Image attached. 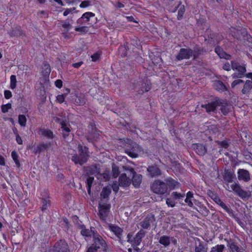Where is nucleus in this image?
Instances as JSON below:
<instances>
[{"label": "nucleus", "instance_id": "1", "mask_svg": "<svg viewBox=\"0 0 252 252\" xmlns=\"http://www.w3.org/2000/svg\"><path fill=\"white\" fill-rule=\"evenodd\" d=\"M78 151L79 154L73 155L71 159L75 164H79L80 165H83L86 163L89 157V150L86 146L83 147L79 144L78 146Z\"/></svg>", "mask_w": 252, "mask_h": 252}, {"label": "nucleus", "instance_id": "2", "mask_svg": "<svg viewBox=\"0 0 252 252\" xmlns=\"http://www.w3.org/2000/svg\"><path fill=\"white\" fill-rule=\"evenodd\" d=\"M231 68L235 71L231 75L233 79L241 78L245 76L247 71L245 64H241L235 61H232Z\"/></svg>", "mask_w": 252, "mask_h": 252}, {"label": "nucleus", "instance_id": "3", "mask_svg": "<svg viewBox=\"0 0 252 252\" xmlns=\"http://www.w3.org/2000/svg\"><path fill=\"white\" fill-rule=\"evenodd\" d=\"M151 188L152 191L157 194L161 195L169 194L167 185L165 182L161 180H155L151 185Z\"/></svg>", "mask_w": 252, "mask_h": 252}, {"label": "nucleus", "instance_id": "4", "mask_svg": "<svg viewBox=\"0 0 252 252\" xmlns=\"http://www.w3.org/2000/svg\"><path fill=\"white\" fill-rule=\"evenodd\" d=\"M93 245L98 250L101 248L103 252H108V248L105 241L98 233L93 234Z\"/></svg>", "mask_w": 252, "mask_h": 252}, {"label": "nucleus", "instance_id": "5", "mask_svg": "<svg viewBox=\"0 0 252 252\" xmlns=\"http://www.w3.org/2000/svg\"><path fill=\"white\" fill-rule=\"evenodd\" d=\"M126 153L132 158H137L139 153L143 152L142 148L135 142H131V147L125 149Z\"/></svg>", "mask_w": 252, "mask_h": 252}, {"label": "nucleus", "instance_id": "6", "mask_svg": "<svg viewBox=\"0 0 252 252\" xmlns=\"http://www.w3.org/2000/svg\"><path fill=\"white\" fill-rule=\"evenodd\" d=\"M110 208V204L106 203H102V201L99 203V213L98 215L101 220L105 221L108 216Z\"/></svg>", "mask_w": 252, "mask_h": 252}, {"label": "nucleus", "instance_id": "7", "mask_svg": "<svg viewBox=\"0 0 252 252\" xmlns=\"http://www.w3.org/2000/svg\"><path fill=\"white\" fill-rule=\"evenodd\" d=\"M222 103V100L220 99H216L215 101L209 102L206 104L201 105V107L205 109V111L207 113L211 112H215L217 107L220 106Z\"/></svg>", "mask_w": 252, "mask_h": 252}, {"label": "nucleus", "instance_id": "8", "mask_svg": "<svg viewBox=\"0 0 252 252\" xmlns=\"http://www.w3.org/2000/svg\"><path fill=\"white\" fill-rule=\"evenodd\" d=\"M231 188L233 191L242 199L247 198L249 196L248 192L243 190L239 184L234 182L231 185Z\"/></svg>", "mask_w": 252, "mask_h": 252}, {"label": "nucleus", "instance_id": "9", "mask_svg": "<svg viewBox=\"0 0 252 252\" xmlns=\"http://www.w3.org/2000/svg\"><path fill=\"white\" fill-rule=\"evenodd\" d=\"M109 230L113 232L117 237L118 240L121 243H123L122 236L124 232L123 229L115 224H108Z\"/></svg>", "mask_w": 252, "mask_h": 252}, {"label": "nucleus", "instance_id": "10", "mask_svg": "<svg viewBox=\"0 0 252 252\" xmlns=\"http://www.w3.org/2000/svg\"><path fill=\"white\" fill-rule=\"evenodd\" d=\"M171 242L175 246L177 244V240L173 237H170L167 235H163L159 237L158 243L163 245L164 247H168Z\"/></svg>", "mask_w": 252, "mask_h": 252}, {"label": "nucleus", "instance_id": "11", "mask_svg": "<svg viewBox=\"0 0 252 252\" xmlns=\"http://www.w3.org/2000/svg\"><path fill=\"white\" fill-rule=\"evenodd\" d=\"M54 252H70L67 243L63 240L58 241L54 245Z\"/></svg>", "mask_w": 252, "mask_h": 252}, {"label": "nucleus", "instance_id": "12", "mask_svg": "<svg viewBox=\"0 0 252 252\" xmlns=\"http://www.w3.org/2000/svg\"><path fill=\"white\" fill-rule=\"evenodd\" d=\"M192 50L189 48H181L176 56L178 60L189 59L192 56Z\"/></svg>", "mask_w": 252, "mask_h": 252}, {"label": "nucleus", "instance_id": "13", "mask_svg": "<svg viewBox=\"0 0 252 252\" xmlns=\"http://www.w3.org/2000/svg\"><path fill=\"white\" fill-rule=\"evenodd\" d=\"M155 221V218L153 215H148L142 221L140 222V226L145 229H148L150 227L151 224Z\"/></svg>", "mask_w": 252, "mask_h": 252}, {"label": "nucleus", "instance_id": "14", "mask_svg": "<svg viewBox=\"0 0 252 252\" xmlns=\"http://www.w3.org/2000/svg\"><path fill=\"white\" fill-rule=\"evenodd\" d=\"M84 170L86 174L90 176L94 175L97 177L100 173V168L96 165L84 167Z\"/></svg>", "mask_w": 252, "mask_h": 252}, {"label": "nucleus", "instance_id": "15", "mask_svg": "<svg viewBox=\"0 0 252 252\" xmlns=\"http://www.w3.org/2000/svg\"><path fill=\"white\" fill-rule=\"evenodd\" d=\"M8 34L11 37H16L20 38L25 36V33L19 26H17L11 29L8 32Z\"/></svg>", "mask_w": 252, "mask_h": 252}, {"label": "nucleus", "instance_id": "16", "mask_svg": "<svg viewBox=\"0 0 252 252\" xmlns=\"http://www.w3.org/2000/svg\"><path fill=\"white\" fill-rule=\"evenodd\" d=\"M121 171L124 172L121 174V179L124 177H127L131 180V178L135 173L132 168H129L128 166H122L121 168Z\"/></svg>", "mask_w": 252, "mask_h": 252}, {"label": "nucleus", "instance_id": "17", "mask_svg": "<svg viewBox=\"0 0 252 252\" xmlns=\"http://www.w3.org/2000/svg\"><path fill=\"white\" fill-rule=\"evenodd\" d=\"M238 179L240 181H244L247 182L251 180L249 172L244 169H239L238 170Z\"/></svg>", "mask_w": 252, "mask_h": 252}, {"label": "nucleus", "instance_id": "18", "mask_svg": "<svg viewBox=\"0 0 252 252\" xmlns=\"http://www.w3.org/2000/svg\"><path fill=\"white\" fill-rule=\"evenodd\" d=\"M164 181L167 188H169L171 190L180 188V184L170 177L166 178Z\"/></svg>", "mask_w": 252, "mask_h": 252}, {"label": "nucleus", "instance_id": "19", "mask_svg": "<svg viewBox=\"0 0 252 252\" xmlns=\"http://www.w3.org/2000/svg\"><path fill=\"white\" fill-rule=\"evenodd\" d=\"M146 231L143 229H140L134 237V246H136L140 244L142 239L145 236Z\"/></svg>", "mask_w": 252, "mask_h": 252}, {"label": "nucleus", "instance_id": "20", "mask_svg": "<svg viewBox=\"0 0 252 252\" xmlns=\"http://www.w3.org/2000/svg\"><path fill=\"white\" fill-rule=\"evenodd\" d=\"M147 171L151 177L158 176L161 175V171L157 165L150 166L147 168Z\"/></svg>", "mask_w": 252, "mask_h": 252}, {"label": "nucleus", "instance_id": "21", "mask_svg": "<svg viewBox=\"0 0 252 252\" xmlns=\"http://www.w3.org/2000/svg\"><path fill=\"white\" fill-rule=\"evenodd\" d=\"M213 199L216 203H217L221 207H222L229 215H231L233 214L232 210L229 208L227 206H226V204L224 203H223L219 197L215 196L214 198H213Z\"/></svg>", "mask_w": 252, "mask_h": 252}, {"label": "nucleus", "instance_id": "22", "mask_svg": "<svg viewBox=\"0 0 252 252\" xmlns=\"http://www.w3.org/2000/svg\"><path fill=\"white\" fill-rule=\"evenodd\" d=\"M151 89V83L147 80L146 82H143L141 84L140 88L137 92L139 94H143L145 92H148Z\"/></svg>", "mask_w": 252, "mask_h": 252}, {"label": "nucleus", "instance_id": "23", "mask_svg": "<svg viewBox=\"0 0 252 252\" xmlns=\"http://www.w3.org/2000/svg\"><path fill=\"white\" fill-rule=\"evenodd\" d=\"M193 148L195 152L200 156H204L207 152L206 146L202 144H195Z\"/></svg>", "mask_w": 252, "mask_h": 252}, {"label": "nucleus", "instance_id": "24", "mask_svg": "<svg viewBox=\"0 0 252 252\" xmlns=\"http://www.w3.org/2000/svg\"><path fill=\"white\" fill-rule=\"evenodd\" d=\"M235 175L233 171L229 170H225L223 175V178L224 181L228 183H232Z\"/></svg>", "mask_w": 252, "mask_h": 252}, {"label": "nucleus", "instance_id": "25", "mask_svg": "<svg viewBox=\"0 0 252 252\" xmlns=\"http://www.w3.org/2000/svg\"><path fill=\"white\" fill-rule=\"evenodd\" d=\"M215 51L220 58L225 59L226 60H230L231 59V56L225 53L219 46L216 47L215 49Z\"/></svg>", "mask_w": 252, "mask_h": 252}, {"label": "nucleus", "instance_id": "26", "mask_svg": "<svg viewBox=\"0 0 252 252\" xmlns=\"http://www.w3.org/2000/svg\"><path fill=\"white\" fill-rule=\"evenodd\" d=\"M38 134L46 137L48 139H53L54 138L53 132L50 129L41 128L38 131Z\"/></svg>", "mask_w": 252, "mask_h": 252}, {"label": "nucleus", "instance_id": "27", "mask_svg": "<svg viewBox=\"0 0 252 252\" xmlns=\"http://www.w3.org/2000/svg\"><path fill=\"white\" fill-rule=\"evenodd\" d=\"M142 178V177L140 174H137L135 172L131 178L133 185L136 188L138 187L141 183Z\"/></svg>", "mask_w": 252, "mask_h": 252}, {"label": "nucleus", "instance_id": "28", "mask_svg": "<svg viewBox=\"0 0 252 252\" xmlns=\"http://www.w3.org/2000/svg\"><path fill=\"white\" fill-rule=\"evenodd\" d=\"M61 128L63 130V136L64 139H66L67 137L69 135L70 130L69 127L66 126V125L64 122L62 121L61 122Z\"/></svg>", "mask_w": 252, "mask_h": 252}, {"label": "nucleus", "instance_id": "29", "mask_svg": "<svg viewBox=\"0 0 252 252\" xmlns=\"http://www.w3.org/2000/svg\"><path fill=\"white\" fill-rule=\"evenodd\" d=\"M119 185L120 186L123 187H128L130 185L131 182V180L129 178L124 177L123 179H121V175L120 176L119 179Z\"/></svg>", "mask_w": 252, "mask_h": 252}, {"label": "nucleus", "instance_id": "30", "mask_svg": "<svg viewBox=\"0 0 252 252\" xmlns=\"http://www.w3.org/2000/svg\"><path fill=\"white\" fill-rule=\"evenodd\" d=\"M111 192V188L109 187H106L103 188V189H102V190L100 193V196L103 199H107L108 200V198Z\"/></svg>", "mask_w": 252, "mask_h": 252}, {"label": "nucleus", "instance_id": "31", "mask_svg": "<svg viewBox=\"0 0 252 252\" xmlns=\"http://www.w3.org/2000/svg\"><path fill=\"white\" fill-rule=\"evenodd\" d=\"M252 89V82L250 80H247L244 85V87L242 90V93L243 94L249 93L251 90Z\"/></svg>", "mask_w": 252, "mask_h": 252}, {"label": "nucleus", "instance_id": "32", "mask_svg": "<svg viewBox=\"0 0 252 252\" xmlns=\"http://www.w3.org/2000/svg\"><path fill=\"white\" fill-rule=\"evenodd\" d=\"M207 247L204 246L203 243L199 240L198 245H196L195 246V252H207Z\"/></svg>", "mask_w": 252, "mask_h": 252}, {"label": "nucleus", "instance_id": "33", "mask_svg": "<svg viewBox=\"0 0 252 252\" xmlns=\"http://www.w3.org/2000/svg\"><path fill=\"white\" fill-rule=\"evenodd\" d=\"M214 88L218 91L224 92L226 90L225 86L220 81H217L214 84Z\"/></svg>", "mask_w": 252, "mask_h": 252}, {"label": "nucleus", "instance_id": "34", "mask_svg": "<svg viewBox=\"0 0 252 252\" xmlns=\"http://www.w3.org/2000/svg\"><path fill=\"white\" fill-rule=\"evenodd\" d=\"M193 59H196L199 55H202L204 52L203 49L201 48L198 45H195L192 50Z\"/></svg>", "mask_w": 252, "mask_h": 252}, {"label": "nucleus", "instance_id": "35", "mask_svg": "<svg viewBox=\"0 0 252 252\" xmlns=\"http://www.w3.org/2000/svg\"><path fill=\"white\" fill-rule=\"evenodd\" d=\"M94 14L92 12H86L84 13L82 16V18L84 19V22L88 23V24L92 25V23H90V20L91 18H94Z\"/></svg>", "mask_w": 252, "mask_h": 252}, {"label": "nucleus", "instance_id": "36", "mask_svg": "<svg viewBox=\"0 0 252 252\" xmlns=\"http://www.w3.org/2000/svg\"><path fill=\"white\" fill-rule=\"evenodd\" d=\"M197 211L204 216H207L209 214V210L203 205H200L196 209Z\"/></svg>", "mask_w": 252, "mask_h": 252}, {"label": "nucleus", "instance_id": "37", "mask_svg": "<svg viewBox=\"0 0 252 252\" xmlns=\"http://www.w3.org/2000/svg\"><path fill=\"white\" fill-rule=\"evenodd\" d=\"M181 1H180V3L178 6V7H179L177 15L178 20H181L183 18V15L185 12V6L184 5L181 4Z\"/></svg>", "mask_w": 252, "mask_h": 252}, {"label": "nucleus", "instance_id": "38", "mask_svg": "<svg viewBox=\"0 0 252 252\" xmlns=\"http://www.w3.org/2000/svg\"><path fill=\"white\" fill-rule=\"evenodd\" d=\"M79 229H81V234L83 236H85V237L91 236L92 230L90 231L88 229H86L84 225H79Z\"/></svg>", "mask_w": 252, "mask_h": 252}, {"label": "nucleus", "instance_id": "39", "mask_svg": "<svg viewBox=\"0 0 252 252\" xmlns=\"http://www.w3.org/2000/svg\"><path fill=\"white\" fill-rule=\"evenodd\" d=\"M185 196V193H179L177 191H173L171 194V197L173 198L175 200H180L183 198Z\"/></svg>", "mask_w": 252, "mask_h": 252}, {"label": "nucleus", "instance_id": "40", "mask_svg": "<svg viewBox=\"0 0 252 252\" xmlns=\"http://www.w3.org/2000/svg\"><path fill=\"white\" fill-rule=\"evenodd\" d=\"M74 101L76 104L80 106L85 105L86 102V99L81 96H76Z\"/></svg>", "mask_w": 252, "mask_h": 252}, {"label": "nucleus", "instance_id": "41", "mask_svg": "<svg viewBox=\"0 0 252 252\" xmlns=\"http://www.w3.org/2000/svg\"><path fill=\"white\" fill-rule=\"evenodd\" d=\"M61 26L64 29V30L67 32L72 28V26L67 20L62 21L60 22Z\"/></svg>", "mask_w": 252, "mask_h": 252}, {"label": "nucleus", "instance_id": "42", "mask_svg": "<svg viewBox=\"0 0 252 252\" xmlns=\"http://www.w3.org/2000/svg\"><path fill=\"white\" fill-rule=\"evenodd\" d=\"M224 249V245H217L211 248L210 252H223Z\"/></svg>", "mask_w": 252, "mask_h": 252}, {"label": "nucleus", "instance_id": "43", "mask_svg": "<svg viewBox=\"0 0 252 252\" xmlns=\"http://www.w3.org/2000/svg\"><path fill=\"white\" fill-rule=\"evenodd\" d=\"M228 247L230 249V252H236V251L240 248L236 245V243L233 242V241H229L228 242Z\"/></svg>", "mask_w": 252, "mask_h": 252}, {"label": "nucleus", "instance_id": "44", "mask_svg": "<svg viewBox=\"0 0 252 252\" xmlns=\"http://www.w3.org/2000/svg\"><path fill=\"white\" fill-rule=\"evenodd\" d=\"M48 147L47 144L42 143L39 144L36 148L34 149L35 153H40L41 151L46 150Z\"/></svg>", "mask_w": 252, "mask_h": 252}, {"label": "nucleus", "instance_id": "45", "mask_svg": "<svg viewBox=\"0 0 252 252\" xmlns=\"http://www.w3.org/2000/svg\"><path fill=\"white\" fill-rule=\"evenodd\" d=\"M220 106H221L220 109L223 115H225L228 113L229 111V106L227 104L223 103L222 102Z\"/></svg>", "mask_w": 252, "mask_h": 252}, {"label": "nucleus", "instance_id": "46", "mask_svg": "<svg viewBox=\"0 0 252 252\" xmlns=\"http://www.w3.org/2000/svg\"><path fill=\"white\" fill-rule=\"evenodd\" d=\"M51 72V68L49 64L44 63L43 66L42 73L44 76H48Z\"/></svg>", "mask_w": 252, "mask_h": 252}, {"label": "nucleus", "instance_id": "47", "mask_svg": "<svg viewBox=\"0 0 252 252\" xmlns=\"http://www.w3.org/2000/svg\"><path fill=\"white\" fill-rule=\"evenodd\" d=\"M18 122L21 126H25L27 122L26 116L24 115H19L18 116Z\"/></svg>", "mask_w": 252, "mask_h": 252}, {"label": "nucleus", "instance_id": "48", "mask_svg": "<svg viewBox=\"0 0 252 252\" xmlns=\"http://www.w3.org/2000/svg\"><path fill=\"white\" fill-rule=\"evenodd\" d=\"M42 211H44L50 205V200L48 198H43L42 201Z\"/></svg>", "mask_w": 252, "mask_h": 252}, {"label": "nucleus", "instance_id": "49", "mask_svg": "<svg viewBox=\"0 0 252 252\" xmlns=\"http://www.w3.org/2000/svg\"><path fill=\"white\" fill-rule=\"evenodd\" d=\"M75 31L76 32H78L81 33H86L88 32L89 29L86 26L83 27H76L75 28Z\"/></svg>", "mask_w": 252, "mask_h": 252}, {"label": "nucleus", "instance_id": "50", "mask_svg": "<svg viewBox=\"0 0 252 252\" xmlns=\"http://www.w3.org/2000/svg\"><path fill=\"white\" fill-rule=\"evenodd\" d=\"M121 172V169H119L118 166L115 165H112V174L115 178L117 177Z\"/></svg>", "mask_w": 252, "mask_h": 252}, {"label": "nucleus", "instance_id": "51", "mask_svg": "<svg viewBox=\"0 0 252 252\" xmlns=\"http://www.w3.org/2000/svg\"><path fill=\"white\" fill-rule=\"evenodd\" d=\"M11 156H12L13 159L15 161L16 165L18 167H19L20 166V163L18 160V155L17 153H16V152L15 151H12L11 153Z\"/></svg>", "mask_w": 252, "mask_h": 252}, {"label": "nucleus", "instance_id": "52", "mask_svg": "<svg viewBox=\"0 0 252 252\" xmlns=\"http://www.w3.org/2000/svg\"><path fill=\"white\" fill-rule=\"evenodd\" d=\"M16 77L14 75L10 76V88L12 90L14 89L16 86Z\"/></svg>", "mask_w": 252, "mask_h": 252}, {"label": "nucleus", "instance_id": "53", "mask_svg": "<svg viewBox=\"0 0 252 252\" xmlns=\"http://www.w3.org/2000/svg\"><path fill=\"white\" fill-rule=\"evenodd\" d=\"M166 203L168 207H174L175 206V200L172 197L167 198L166 200Z\"/></svg>", "mask_w": 252, "mask_h": 252}, {"label": "nucleus", "instance_id": "54", "mask_svg": "<svg viewBox=\"0 0 252 252\" xmlns=\"http://www.w3.org/2000/svg\"><path fill=\"white\" fill-rule=\"evenodd\" d=\"M127 49L126 46H121L119 49V53L122 57H125L127 55Z\"/></svg>", "mask_w": 252, "mask_h": 252}, {"label": "nucleus", "instance_id": "55", "mask_svg": "<svg viewBox=\"0 0 252 252\" xmlns=\"http://www.w3.org/2000/svg\"><path fill=\"white\" fill-rule=\"evenodd\" d=\"M11 108V104L10 103H7L5 105H2L1 106V111L3 113H6L8 112V109Z\"/></svg>", "mask_w": 252, "mask_h": 252}, {"label": "nucleus", "instance_id": "56", "mask_svg": "<svg viewBox=\"0 0 252 252\" xmlns=\"http://www.w3.org/2000/svg\"><path fill=\"white\" fill-rule=\"evenodd\" d=\"M100 177H102V180L103 181H106L108 180V179L109 178V174L106 173H103L102 174H100L99 173L98 174V176H97V178H100Z\"/></svg>", "mask_w": 252, "mask_h": 252}, {"label": "nucleus", "instance_id": "57", "mask_svg": "<svg viewBox=\"0 0 252 252\" xmlns=\"http://www.w3.org/2000/svg\"><path fill=\"white\" fill-rule=\"evenodd\" d=\"M72 220L73 223L76 225V226L79 228V225H82L79 223V218L77 216H74L72 217Z\"/></svg>", "mask_w": 252, "mask_h": 252}, {"label": "nucleus", "instance_id": "58", "mask_svg": "<svg viewBox=\"0 0 252 252\" xmlns=\"http://www.w3.org/2000/svg\"><path fill=\"white\" fill-rule=\"evenodd\" d=\"M127 242L130 243L132 246H134V238H133L132 234L128 233L127 235Z\"/></svg>", "mask_w": 252, "mask_h": 252}, {"label": "nucleus", "instance_id": "59", "mask_svg": "<svg viewBox=\"0 0 252 252\" xmlns=\"http://www.w3.org/2000/svg\"><path fill=\"white\" fill-rule=\"evenodd\" d=\"M75 9H76L75 7H72L70 8L66 9L64 11L63 15L64 16H66L70 13H71L72 12L74 11Z\"/></svg>", "mask_w": 252, "mask_h": 252}, {"label": "nucleus", "instance_id": "60", "mask_svg": "<svg viewBox=\"0 0 252 252\" xmlns=\"http://www.w3.org/2000/svg\"><path fill=\"white\" fill-rule=\"evenodd\" d=\"M119 186H120L119 185V183H118L117 182H115L113 183L112 188L113 189V190L115 192H117L119 189Z\"/></svg>", "mask_w": 252, "mask_h": 252}, {"label": "nucleus", "instance_id": "61", "mask_svg": "<svg viewBox=\"0 0 252 252\" xmlns=\"http://www.w3.org/2000/svg\"><path fill=\"white\" fill-rule=\"evenodd\" d=\"M88 176V178L87 179V186H92V184L94 180V177L93 176Z\"/></svg>", "mask_w": 252, "mask_h": 252}, {"label": "nucleus", "instance_id": "62", "mask_svg": "<svg viewBox=\"0 0 252 252\" xmlns=\"http://www.w3.org/2000/svg\"><path fill=\"white\" fill-rule=\"evenodd\" d=\"M64 99L65 95L64 94H60L57 96V100L60 103H63L64 101Z\"/></svg>", "mask_w": 252, "mask_h": 252}, {"label": "nucleus", "instance_id": "63", "mask_svg": "<svg viewBox=\"0 0 252 252\" xmlns=\"http://www.w3.org/2000/svg\"><path fill=\"white\" fill-rule=\"evenodd\" d=\"M90 5V1L89 0L83 1L80 4V7L81 8H84Z\"/></svg>", "mask_w": 252, "mask_h": 252}, {"label": "nucleus", "instance_id": "64", "mask_svg": "<svg viewBox=\"0 0 252 252\" xmlns=\"http://www.w3.org/2000/svg\"><path fill=\"white\" fill-rule=\"evenodd\" d=\"M98 249L95 247L93 244L88 248L86 252H97Z\"/></svg>", "mask_w": 252, "mask_h": 252}]
</instances>
